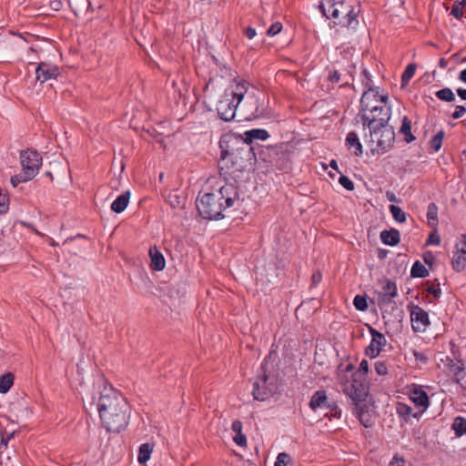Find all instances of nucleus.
<instances>
[{
  "label": "nucleus",
  "mask_w": 466,
  "mask_h": 466,
  "mask_svg": "<svg viewBox=\"0 0 466 466\" xmlns=\"http://www.w3.org/2000/svg\"><path fill=\"white\" fill-rule=\"evenodd\" d=\"M241 203L238 187L232 183H226L219 189L198 197L197 208L203 218L218 220L225 218L224 212L238 208Z\"/></svg>",
  "instance_id": "1"
},
{
  "label": "nucleus",
  "mask_w": 466,
  "mask_h": 466,
  "mask_svg": "<svg viewBox=\"0 0 466 466\" xmlns=\"http://www.w3.org/2000/svg\"><path fill=\"white\" fill-rule=\"evenodd\" d=\"M354 0H321L319 9L328 19H334L336 24L355 28L359 21L360 8Z\"/></svg>",
  "instance_id": "2"
},
{
  "label": "nucleus",
  "mask_w": 466,
  "mask_h": 466,
  "mask_svg": "<svg viewBox=\"0 0 466 466\" xmlns=\"http://www.w3.org/2000/svg\"><path fill=\"white\" fill-rule=\"evenodd\" d=\"M256 147H231L221 151L218 165L226 173L242 171L256 164Z\"/></svg>",
  "instance_id": "3"
},
{
  "label": "nucleus",
  "mask_w": 466,
  "mask_h": 466,
  "mask_svg": "<svg viewBox=\"0 0 466 466\" xmlns=\"http://www.w3.org/2000/svg\"><path fill=\"white\" fill-rule=\"evenodd\" d=\"M279 383L277 374L268 369V360L261 364L258 377L253 383L252 395L255 400L264 401L278 393Z\"/></svg>",
  "instance_id": "4"
},
{
  "label": "nucleus",
  "mask_w": 466,
  "mask_h": 466,
  "mask_svg": "<svg viewBox=\"0 0 466 466\" xmlns=\"http://www.w3.org/2000/svg\"><path fill=\"white\" fill-rule=\"evenodd\" d=\"M352 364L347 365L345 370L339 372L338 380L342 387V391L354 402H363L368 396L369 387L366 378H358L355 374L348 373L352 371Z\"/></svg>",
  "instance_id": "5"
},
{
  "label": "nucleus",
  "mask_w": 466,
  "mask_h": 466,
  "mask_svg": "<svg viewBox=\"0 0 466 466\" xmlns=\"http://www.w3.org/2000/svg\"><path fill=\"white\" fill-rule=\"evenodd\" d=\"M258 90L244 79H234L233 83L225 90V96H230L237 103L240 104L247 98L250 105L258 108Z\"/></svg>",
  "instance_id": "6"
},
{
  "label": "nucleus",
  "mask_w": 466,
  "mask_h": 466,
  "mask_svg": "<svg viewBox=\"0 0 466 466\" xmlns=\"http://www.w3.org/2000/svg\"><path fill=\"white\" fill-rule=\"evenodd\" d=\"M388 96L380 95L379 90L375 88H370L365 91L360 99L361 105V117L362 119H374L372 115L373 111L377 108L387 106Z\"/></svg>",
  "instance_id": "7"
},
{
  "label": "nucleus",
  "mask_w": 466,
  "mask_h": 466,
  "mask_svg": "<svg viewBox=\"0 0 466 466\" xmlns=\"http://www.w3.org/2000/svg\"><path fill=\"white\" fill-rule=\"evenodd\" d=\"M268 137V132L266 129L261 128H256L246 131L244 133V137L233 133H227L221 137L219 146H222V144L224 143H239L241 141L246 144H252L255 140L265 141Z\"/></svg>",
  "instance_id": "8"
},
{
  "label": "nucleus",
  "mask_w": 466,
  "mask_h": 466,
  "mask_svg": "<svg viewBox=\"0 0 466 466\" xmlns=\"http://www.w3.org/2000/svg\"><path fill=\"white\" fill-rule=\"evenodd\" d=\"M369 138L364 142L366 144H375L376 146H390L395 139V132L390 126L383 125L375 128H368Z\"/></svg>",
  "instance_id": "9"
},
{
  "label": "nucleus",
  "mask_w": 466,
  "mask_h": 466,
  "mask_svg": "<svg viewBox=\"0 0 466 466\" xmlns=\"http://www.w3.org/2000/svg\"><path fill=\"white\" fill-rule=\"evenodd\" d=\"M20 162L23 171H25L26 167L30 168L29 172L33 170L34 178L42 166V157L35 148L26 147L20 152Z\"/></svg>",
  "instance_id": "10"
},
{
  "label": "nucleus",
  "mask_w": 466,
  "mask_h": 466,
  "mask_svg": "<svg viewBox=\"0 0 466 466\" xmlns=\"http://www.w3.org/2000/svg\"><path fill=\"white\" fill-rule=\"evenodd\" d=\"M397 296L396 284L387 279L382 287V290L378 293V306L380 309H387L391 304H395L393 299Z\"/></svg>",
  "instance_id": "11"
},
{
  "label": "nucleus",
  "mask_w": 466,
  "mask_h": 466,
  "mask_svg": "<svg viewBox=\"0 0 466 466\" xmlns=\"http://www.w3.org/2000/svg\"><path fill=\"white\" fill-rule=\"evenodd\" d=\"M238 106V103L233 100L230 96H225L224 94L217 106L218 114L221 119L230 121L235 117L236 109Z\"/></svg>",
  "instance_id": "12"
},
{
  "label": "nucleus",
  "mask_w": 466,
  "mask_h": 466,
  "mask_svg": "<svg viewBox=\"0 0 466 466\" xmlns=\"http://www.w3.org/2000/svg\"><path fill=\"white\" fill-rule=\"evenodd\" d=\"M370 332L371 335V341L367 347L365 353L372 359L376 358L380 354L381 348L386 345V338L382 333L372 327H370Z\"/></svg>",
  "instance_id": "13"
},
{
  "label": "nucleus",
  "mask_w": 466,
  "mask_h": 466,
  "mask_svg": "<svg viewBox=\"0 0 466 466\" xmlns=\"http://www.w3.org/2000/svg\"><path fill=\"white\" fill-rule=\"evenodd\" d=\"M59 74L58 66L46 62L39 63L35 68V79L42 84L50 79L56 78Z\"/></svg>",
  "instance_id": "14"
},
{
  "label": "nucleus",
  "mask_w": 466,
  "mask_h": 466,
  "mask_svg": "<svg viewBox=\"0 0 466 466\" xmlns=\"http://www.w3.org/2000/svg\"><path fill=\"white\" fill-rule=\"evenodd\" d=\"M410 400L417 410L424 413L430 406V399L427 392L420 386H413L410 390Z\"/></svg>",
  "instance_id": "15"
},
{
  "label": "nucleus",
  "mask_w": 466,
  "mask_h": 466,
  "mask_svg": "<svg viewBox=\"0 0 466 466\" xmlns=\"http://www.w3.org/2000/svg\"><path fill=\"white\" fill-rule=\"evenodd\" d=\"M374 119H362L363 126H368V128H375L386 125L390 117V108L384 106L372 112Z\"/></svg>",
  "instance_id": "16"
},
{
  "label": "nucleus",
  "mask_w": 466,
  "mask_h": 466,
  "mask_svg": "<svg viewBox=\"0 0 466 466\" xmlns=\"http://www.w3.org/2000/svg\"><path fill=\"white\" fill-rule=\"evenodd\" d=\"M410 319L414 331L424 330L430 325L428 313L419 306H414L411 309Z\"/></svg>",
  "instance_id": "17"
},
{
  "label": "nucleus",
  "mask_w": 466,
  "mask_h": 466,
  "mask_svg": "<svg viewBox=\"0 0 466 466\" xmlns=\"http://www.w3.org/2000/svg\"><path fill=\"white\" fill-rule=\"evenodd\" d=\"M97 407L103 427L106 431H114L115 429L112 427L110 421L107 420V410L113 407V400L106 395H101Z\"/></svg>",
  "instance_id": "18"
},
{
  "label": "nucleus",
  "mask_w": 466,
  "mask_h": 466,
  "mask_svg": "<svg viewBox=\"0 0 466 466\" xmlns=\"http://www.w3.org/2000/svg\"><path fill=\"white\" fill-rule=\"evenodd\" d=\"M396 413L406 423L410 422L411 419L420 420V417L423 415V413L417 410L416 408L413 409L411 406L403 402L397 403Z\"/></svg>",
  "instance_id": "19"
},
{
  "label": "nucleus",
  "mask_w": 466,
  "mask_h": 466,
  "mask_svg": "<svg viewBox=\"0 0 466 466\" xmlns=\"http://www.w3.org/2000/svg\"><path fill=\"white\" fill-rule=\"evenodd\" d=\"M449 370L454 375L456 382L466 390V380H464L466 371L463 363L461 361L454 362L452 360H450Z\"/></svg>",
  "instance_id": "20"
},
{
  "label": "nucleus",
  "mask_w": 466,
  "mask_h": 466,
  "mask_svg": "<svg viewBox=\"0 0 466 466\" xmlns=\"http://www.w3.org/2000/svg\"><path fill=\"white\" fill-rule=\"evenodd\" d=\"M149 257L151 259L150 267L152 269L160 271L163 270L166 266V260L163 254L160 250L156 247H151L149 248Z\"/></svg>",
  "instance_id": "21"
},
{
  "label": "nucleus",
  "mask_w": 466,
  "mask_h": 466,
  "mask_svg": "<svg viewBox=\"0 0 466 466\" xmlns=\"http://www.w3.org/2000/svg\"><path fill=\"white\" fill-rule=\"evenodd\" d=\"M380 239L383 244L394 247L400 241V233L396 228L385 229L380 232Z\"/></svg>",
  "instance_id": "22"
},
{
  "label": "nucleus",
  "mask_w": 466,
  "mask_h": 466,
  "mask_svg": "<svg viewBox=\"0 0 466 466\" xmlns=\"http://www.w3.org/2000/svg\"><path fill=\"white\" fill-rule=\"evenodd\" d=\"M328 402V398L326 395V391L323 390H317L312 395L310 400H309V407L312 410H316L319 408H325L326 404Z\"/></svg>",
  "instance_id": "23"
},
{
  "label": "nucleus",
  "mask_w": 466,
  "mask_h": 466,
  "mask_svg": "<svg viewBox=\"0 0 466 466\" xmlns=\"http://www.w3.org/2000/svg\"><path fill=\"white\" fill-rule=\"evenodd\" d=\"M410 130L411 122L407 116H404L402 118L401 127L400 128V134L403 136V139L406 143H410L415 139Z\"/></svg>",
  "instance_id": "24"
},
{
  "label": "nucleus",
  "mask_w": 466,
  "mask_h": 466,
  "mask_svg": "<svg viewBox=\"0 0 466 466\" xmlns=\"http://www.w3.org/2000/svg\"><path fill=\"white\" fill-rule=\"evenodd\" d=\"M428 225L436 229L438 225V207L435 203H430L427 208Z\"/></svg>",
  "instance_id": "25"
},
{
  "label": "nucleus",
  "mask_w": 466,
  "mask_h": 466,
  "mask_svg": "<svg viewBox=\"0 0 466 466\" xmlns=\"http://www.w3.org/2000/svg\"><path fill=\"white\" fill-rule=\"evenodd\" d=\"M30 168L26 167L25 171H21L20 174L15 175L11 177V184L16 187L20 183L27 182L33 179V170L29 172Z\"/></svg>",
  "instance_id": "26"
},
{
  "label": "nucleus",
  "mask_w": 466,
  "mask_h": 466,
  "mask_svg": "<svg viewBox=\"0 0 466 466\" xmlns=\"http://www.w3.org/2000/svg\"><path fill=\"white\" fill-rule=\"evenodd\" d=\"M15 376L12 372H7L0 376V393L9 391L14 384Z\"/></svg>",
  "instance_id": "27"
},
{
  "label": "nucleus",
  "mask_w": 466,
  "mask_h": 466,
  "mask_svg": "<svg viewBox=\"0 0 466 466\" xmlns=\"http://www.w3.org/2000/svg\"><path fill=\"white\" fill-rule=\"evenodd\" d=\"M152 451L153 445H150L149 443L141 444L138 450V462L141 464L146 463L150 459Z\"/></svg>",
  "instance_id": "28"
},
{
  "label": "nucleus",
  "mask_w": 466,
  "mask_h": 466,
  "mask_svg": "<svg viewBox=\"0 0 466 466\" xmlns=\"http://www.w3.org/2000/svg\"><path fill=\"white\" fill-rule=\"evenodd\" d=\"M429 275V271L425 266L419 260H417L411 267L410 276L412 278H425Z\"/></svg>",
  "instance_id": "29"
},
{
  "label": "nucleus",
  "mask_w": 466,
  "mask_h": 466,
  "mask_svg": "<svg viewBox=\"0 0 466 466\" xmlns=\"http://www.w3.org/2000/svg\"><path fill=\"white\" fill-rule=\"evenodd\" d=\"M452 429L457 436L466 434V419L460 416L455 418L452 423Z\"/></svg>",
  "instance_id": "30"
},
{
  "label": "nucleus",
  "mask_w": 466,
  "mask_h": 466,
  "mask_svg": "<svg viewBox=\"0 0 466 466\" xmlns=\"http://www.w3.org/2000/svg\"><path fill=\"white\" fill-rule=\"evenodd\" d=\"M452 268L456 271L460 272L464 269L466 265V257L461 254L460 252H456L452 258Z\"/></svg>",
  "instance_id": "31"
},
{
  "label": "nucleus",
  "mask_w": 466,
  "mask_h": 466,
  "mask_svg": "<svg viewBox=\"0 0 466 466\" xmlns=\"http://www.w3.org/2000/svg\"><path fill=\"white\" fill-rule=\"evenodd\" d=\"M390 212L391 213L393 218L399 223H404L406 221V214L402 211V209L395 205H390L389 207Z\"/></svg>",
  "instance_id": "32"
},
{
  "label": "nucleus",
  "mask_w": 466,
  "mask_h": 466,
  "mask_svg": "<svg viewBox=\"0 0 466 466\" xmlns=\"http://www.w3.org/2000/svg\"><path fill=\"white\" fill-rule=\"evenodd\" d=\"M436 96L442 101L451 102L455 100V95L451 88L445 87L436 92Z\"/></svg>",
  "instance_id": "33"
},
{
  "label": "nucleus",
  "mask_w": 466,
  "mask_h": 466,
  "mask_svg": "<svg viewBox=\"0 0 466 466\" xmlns=\"http://www.w3.org/2000/svg\"><path fill=\"white\" fill-rule=\"evenodd\" d=\"M415 71L416 66L414 64H410L407 66L401 76L402 86H405L409 83V81L413 77Z\"/></svg>",
  "instance_id": "34"
},
{
  "label": "nucleus",
  "mask_w": 466,
  "mask_h": 466,
  "mask_svg": "<svg viewBox=\"0 0 466 466\" xmlns=\"http://www.w3.org/2000/svg\"><path fill=\"white\" fill-rule=\"evenodd\" d=\"M130 191L127 190L118 196V214L123 212L128 205Z\"/></svg>",
  "instance_id": "35"
},
{
  "label": "nucleus",
  "mask_w": 466,
  "mask_h": 466,
  "mask_svg": "<svg viewBox=\"0 0 466 466\" xmlns=\"http://www.w3.org/2000/svg\"><path fill=\"white\" fill-rule=\"evenodd\" d=\"M369 371V363L366 360H362L360 364V367H359V370L354 371H350V373L352 374H355L358 378H366L367 377V373Z\"/></svg>",
  "instance_id": "36"
},
{
  "label": "nucleus",
  "mask_w": 466,
  "mask_h": 466,
  "mask_svg": "<svg viewBox=\"0 0 466 466\" xmlns=\"http://www.w3.org/2000/svg\"><path fill=\"white\" fill-rule=\"evenodd\" d=\"M353 304L358 310L364 311L368 309L366 298L360 295H357L354 298Z\"/></svg>",
  "instance_id": "37"
},
{
  "label": "nucleus",
  "mask_w": 466,
  "mask_h": 466,
  "mask_svg": "<svg viewBox=\"0 0 466 466\" xmlns=\"http://www.w3.org/2000/svg\"><path fill=\"white\" fill-rule=\"evenodd\" d=\"M360 422L366 428L373 425V420L369 412L359 414L358 417Z\"/></svg>",
  "instance_id": "38"
},
{
  "label": "nucleus",
  "mask_w": 466,
  "mask_h": 466,
  "mask_svg": "<svg viewBox=\"0 0 466 466\" xmlns=\"http://www.w3.org/2000/svg\"><path fill=\"white\" fill-rule=\"evenodd\" d=\"M339 182L345 189L349 191H352L354 189V183L344 175H340Z\"/></svg>",
  "instance_id": "39"
},
{
  "label": "nucleus",
  "mask_w": 466,
  "mask_h": 466,
  "mask_svg": "<svg viewBox=\"0 0 466 466\" xmlns=\"http://www.w3.org/2000/svg\"><path fill=\"white\" fill-rule=\"evenodd\" d=\"M427 289H426V291L429 293V294H431L433 295V297L435 299H439L441 294V290L440 289V284L438 283L437 284V288L433 285V284H430L429 282H427Z\"/></svg>",
  "instance_id": "40"
},
{
  "label": "nucleus",
  "mask_w": 466,
  "mask_h": 466,
  "mask_svg": "<svg viewBox=\"0 0 466 466\" xmlns=\"http://www.w3.org/2000/svg\"><path fill=\"white\" fill-rule=\"evenodd\" d=\"M289 460V455L286 452H281L278 455L274 466H287Z\"/></svg>",
  "instance_id": "41"
},
{
  "label": "nucleus",
  "mask_w": 466,
  "mask_h": 466,
  "mask_svg": "<svg viewBox=\"0 0 466 466\" xmlns=\"http://www.w3.org/2000/svg\"><path fill=\"white\" fill-rule=\"evenodd\" d=\"M444 135V131H438L437 134L431 139V146H441Z\"/></svg>",
  "instance_id": "42"
},
{
  "label": "nucleus",
  "mask_w": 466,
  "mask_h": 466,
  "mask_svg": "<svg viewBox=\"0 0 466 466\" xmlns=\"http://www.w3.org/2000/svg\"><path fill=\"white\" fill-rule=\"evenodd\" d=\"M374 368L379 375H386L388 373V367L385 361H377Z\"/></svg>",
  "instance_id": "43"
},
{
  "label": "nucleus",
  "mask_w": 466,
  "mask_h": 466,
  "mask_svg": "<svg viewBox=\"0 0 466 466\" xmlns=\"http://www.w3.org/2000/svg\"><path fill=\"white\" fill-rule=\"evenodd\" d=\"M346 141L349 146H361V144L359 142L357 134L354 132H350L348 134Z\"/></svg>",
  "instance_id": "44"
},
{
  "label": "nucleus",
  "mask_w": 466,
  "mask_h": 466,
  "mask_svg": "<svg viewBox=\"0 0 466 466\" xmlns=\"http://www.w3.org/2000/svg\"><path fill=\"white\" fill-rule=\"evenodd\" d=\"M451 15H452L454 17L460 19L463 15L462 7L461 5L458 4V2H455L451 7Z\"/></svg>",
  "instance_id": "45"
},
{
  "label": "nucleus",
  "mask_w": 466,
  "mask_h": 466,
  "mask_svg": "<svg viewBox=\"0 0 466 466\" xmlns=\"http://www.w3.org/2000/svg\"><path fill=\"white\" fill-rule=\"evenodd\" d=\"M440 243H441V238L436 233V230L431 232L429 235L427 242H426L427 245H439Z\"/></svg>",
  "instance_id": "46"
},
{
  "label": "nucleus",
  "mask_w": 466,
  "mask_h": 466,
  "mask_svg": "<svg viewBox=\"0 0 466 466\" xmlns=\"http://www.w3.org/2000/svg\"><path fill=\"white\" fill-rule=\"evenodd\" d=\"M325 408L329 409L333 413L331 414L335 418H340L341 410H339L338 406L334 402H327Z\"/></svg>",
  "instance_id": "47"
},
{
  "label": "nucleus",
  "mask_w": 466,
  "mask_h": 466,
  "mask_svg": "<svg viewBox=\"0 0 466 466\" xmlns=\"http://www.w3.org/2000/svg\"><path fill=\"white\" fill-rule=\"evenodd\" d=\"M325 408L329 409L333 413L331 414L335 418H340L341 410H339L338 406L334 402H327Z\"/></svg>",
  "instance_id": "48"
},
{
  "label": "nucleus",
  "mask_w": 466,
  "mask_h": 466,
  "mask_svg": "<svg viewBox=\"0 0 466 466\" xmlns=\"http://www.w3.org/2000/svg\"><path fill=\"white\" fill-rule=\"evenodd\" d=\"M282 29V25L280 23L273 24L267 31V35L269 36H274L279 34Z\"/></svg>",
  "instance_id": "49"
},
{
  "label": "nucleus",
  "mask_w": 466,
  "mask_h": 466,
  "mask_svg": "<svg viewBox=\"0 0 466 466\" xmlns=\"http://www.w3.org/2000/svg\"><path fill=\"white\" fill-rule=\"evenodd\" d=\"M354 403H355L354 413L357 417H359V414L369 412L368 406L366 404H362L361 402H354Z\"/></svg>",
  "instance_id": "50"
},
{
  "label": "nucleus",
  "mask_w": 466,
  "mask_h": 466,
  "mask_svg": "<svg viewBox=\"0 0 466 466\" xmlns=\"http://www.w3.org/2000/svg\"><path fill=\"white\" fill-rule=\"evenodd\" d=\"M121 413H122L123 422L122 423H118V432L122 429H125L127 426L128 419H129V412H128L127 409L122 410Z\"/></svg>",
  "instance_id": "51"
},
{
  "label": "nucleus",
  "mask_w": 466,
  "mask_h": 466,
  "mask_svg": "<svg viewBox=\"0 0 466 466\" xmlns=\"http://www.w3.org/2000/svg\"><path fill=\"white\" fill-rule=\"evenodd\" d=\"M466 113V108L463 106H457L455 111L452 113L451 116L453 119H459L462 117Z\"/></svg>",
  "instance_id": "52"
},
{
  "label": "nucleus",
  "mask_w": 466,
  "mask_h": 466,
  "mask_svg": "<svg viewBox=\"0 0 466 466\" xmlns=\"http://www.w3.org/2000/svg\"><path fill=\"white\" fill-rule=\"evenodd\" d=\"M106 192V187H100L98 188L97 192L95 194V201H96V203L97 201H100V202L106 201V198H105Z\"/></svg>",
  "instance_id": "53"
},
{
  "label": "nucleus",
  "mask_w": 466,
  "mask_h": 466,
  "mask_svg": "<svg viewBox=\"0 0 466 466\" xmlns=\"http://www.w3.org/2000/svg\"><path fill=\"white\" fill-rule=\"evenodd\" d=\"M234 441L238 446H245L247 444V438L244 434H242V432L239 434L236 433Z\"/></svg>",
  "instance_id": "54"
},
{
  "label": "nucleus",
  "mask_w": 466,
  "mask_h": 466,
  "mask_svg": "<svg viewBox=\"0 0 466 466\" xmlns=\"http://www.w3.org/2000/svg\"><path fill=\"white\" fill-rule=\"evenodd\" d=\"M231 429L234 432L239 434L242 431V422L238 420H236L232 422Z\"/></svg>",
  "instance_id": "55"
},
{
  "label": "nucleus",
  "mask_w": 466,
  "mask_h": 466,
  "mask_svg": "<svg viewBox=\"0 0 466 466\" xmlns=\"http://www.w3.org/2000/svg\"><path fill=\"white\" fill-rule=\"evenodd\" d=\"M405 464V461L403 460L402 457H399L397 455H395L392 459V461H390V465L391 466H404Z\"/></svg>",
  "instance_id": "56"
},
{
  "label": "nucleus",
  "mask_w": 466,
  "mask_h": 466,
  "mask_svg": "<svg viewBox=\"0 0 466 466\" xmlns=\"http://www.w3.org/2000/svg\"><path fill=\"white\" fill-rule=\"evenodd\" d=\"M14 435H15V432H12L6 438L2 435L1 441H0V448H3V447L6 448L8 441L14 437Z\"/></svg>",
  "instance_id": "57"
},
{
  "label": "nucleus",
  "mask_w": 466,
  "mask_h": 466,
  "mask_svg": "<svg viewBox=\"0 0 466 466\" xmlns=\"http://www.w3.org/2000/svg\"><path fill=\"white\" fill-rule=\"evenodd\" d=\"M329 79L332 83H338L340 80V76L338 71H333L329 73Z\"/></svg>",
  "instance_id": "58"
},
{
  "label": "nucleus",
  "mask_w": 466,
  "mask_h": 466,
  "mask_svg": "<svg viewBox=\"0 0 466 466\" xmlns=\"http://www.w3.org/2000/svg\"><path fill=\"white\" fill-rule=\"evenodd\" d=\"M321 279H322V276H321L320 272L318 271V272L313 273V275L311 277L312 284L316 286L317 284H319L321 281Z\"/></svg>",
  "instance_id": "59"
},
{
  "label": "nucleus",
  "mask_w": 466,
  "mask_h": 466,
  "mask_svg": "<svg viewBox=\"0 0 466 466\" xmlns=\"http://www.w3.org/2000/svg\"><path fill=\"white\" fill-rule=\"evenodd\" d=\"M245 35H247L248 38L252 39L256 35V30L253 27H248L245 30Z\"/></svg>",
  "instance_id": "60"
},
{
  "label": "nucleus",
  "mask_w": 466,
  "mask_h": 466,
  "mask_svg": "<svg viewBox=\"0 0 466 466\" xmlns=\"http://www.w3.org/2000/svg\"><path fill=\"white\" fill-rule=\"evenodd\" d=\"M386 198L390 202H396L398 203L400 200L397 198V197L395 196V194L391 191H387L386 192Z\"/></svg>",
  "instance_id": "61"
},
{
  "label": "nucleus",
  "mask_w": 466,
  "mask_h": 466,
  "mask_svg": "<svg viewBox=\"0 0 466 466\" xmlns=\"http://www.w3.org/2000/svg\"><path fill=\"white\" fill-rule=\"evenodd\" d=\"M461 239L464 247H462L461 249H458L457 252H460L466 257V235H461Z\"/></svg>",
  "instance_id": "62"
},
{
  "label": "nucleus",
  "mask_w": 466,
  "mask_h": 466,
  "mask_svg": "<svg viewBox=\"0 0 466 466\" xmlns=\"http://www.w3.org/2000/svg\"><path fill=\"white\" fill-rule=\"evenodd\" d=\"M386 150H385V147H370V153L371 155H375V154H380V153H385Z\"/></svg>",
  "instance_id": "63"
},
{
  "label": "nucleus",
  "mask_w": 466,
  "mask_h": 466,
  "mask_svg": "<svg viewBox=\"0 0 466 466\" xmlns=\"http://www.w3.org/2000/svg\"><path fill=\"white\" fill-rule=\"evenodd\" d=\"M457 93L461 99L466 100V89L459 88Z\"/></svg>",
  "instance_id": "64"
}]
</instances>
